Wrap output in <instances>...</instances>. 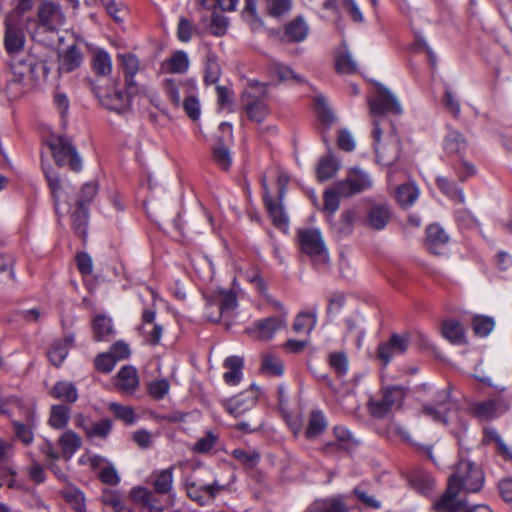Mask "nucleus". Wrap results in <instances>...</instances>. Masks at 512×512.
Segmentation results:
<instances>
[{"instance_id":"f257e3e1","label":"nucleus","mask_w":512,"mask_h":512,"mask_svg":"<svg viewBox=\"0 0 512 512\" xmlns=\"http://www.w3.org/2000/svg\"><path fill=\"white\" fill-rule=\"evenodd\" d=\"M484 484V474L480 467L471 461L460 459L454 472L448 478V486L441 498L434 503L437 512H461L467 503L459 498L460 492L476 493Z\"/></svg>"},{"instance_id":"f03ea898","label":"nucleus","mask_w":512,"mask_h":512,"mask_svg":"<svg viewBox=\"0 0 512 512\" xmlns=\"http://www.w3.org/2000/svg\"><path fill=\"white\" fill-rule=\"evenodd\" d=\"M298 243L301 251L311 258L315 269L324 271L329 267V254L322 234L318 229H299Z\"/></svg>"},{"instance_id":"7ed1b4c3","label":"nucleus","mask_w":512,"mask_h":512,"mask_svg":"<svg viewBox=\"0 0 512 512\" xmlns=\"http://www.w3.org/2000/svg\"><path fill=\"white\" fill-rule=\"evenodd\" d=\"M373 137L375 140V153L378 162L385 166L394 164L401 151V142L399 136L395 130V127L388 128L387 135L384 141H381L382 132L386 131L380 127V121L374 120Z\"/></svg>"},{"instance_id":"20e7f679","label":"nucleus","mask_w":512,"mask_h":512,"mask_svg":"<svg viewBox=\"0 0 512 512\" xmlns=\"http://www.w3.org/2000/svg\"><path fill=\"white\" fill-rule=\"evenodd\" d=\"M371 114L374 120L380 121L383 129L394 127L385 117L386 113L401 114L402 108L396 97L384 86L378 85V96L369 101Z\"/></svg>"},{"instance_id":"39448f33","label":"nucleus","mask_w":512,"mask_h":512,"mask_svg":"<svg viewBox=\"0 0 512 512\" xmlns=\"http://www.w3.org/2000/svg\"><path fill=\"white\" fill-rule=\"evenodd\" d=\"M49 148L57 165H68L73 171H80L82 161L71 140L66 136H58L49 142Z\"/></svg>"},{"instance_id":"423d86ee","label":"nucleus","mask_w":512,"mask_h":512,"mask_svg":"<svg viewBox=\"0 0 512 512\" xmlns=\"http://www.w3.org/2000/svg\"><path fill=\"white\" fill-rule=\"evenodd\" d=\"M405 392L401 387H387L379 400L371 399L368 402L370 413L378 418L386 416L394 407H399L404 399Z\"/></svg>"},{"instance_id":"0eeeda50","label":"nucleus","mask_w":512,"mask_h":512,"mask_svg":"<svg viewBox=\"0 0 512 512\" xmlns=\"http://www.w3.org/2000/svg\"><path fill=\"white\" fill-rule=\"evenodd\" d=\"M370 177L358 168H352L346 178L336 183V191L342 197H349L370 188Z\"/></svg>"},{"instance_id":"6e6552de","label":"nucleus","mask_w":512,"mask_h":512,"mask_svg":"<svg viewBox=\"0 0 512 512\" xmlns=\"http://www.w3.org/2000/svg\"><path fill=\"white\" fill-rule=\"evenodd\" d=\"M237 306L236 294L232 291L218 289L214 291L207 302V308H216V313H207V319L218 322L223 314L233 311Z\"/></svg>"},{"instance_id":"1a4fd4ad","label":"nucleus","mask_w":512,"mask_h":512,"mask_svg":"<svg viewBox=\"0 0 512 512\" xmlns=\"http://www.w3.org/2000/svg\"><path fill=\"white\" fill-rule=\"evenodd\" d=\"M39 25L47 32L57 31L65 22V15L60 5L44 1L37 10Z\"/></svg>"},{"instance_id":"9d476101","label":"nucleus","mask_w":512,"mask_h":512,"mask_svg":"<svg viewBox=\"0 0 512 512\" xmlns=\"http://www.w3.org/2000/svg\"><path fill=\"white\" fill-rule=\"evenodd\" d=\"M125 88L126 90L123 91L115 86L111 91H98L97 96L101 104L107 109L122 113L129 109L131 105V97L137 93L131 92L126 85Z\"/></svg>"},{"instance_id":"9b49d317","label":"nucleus","mask_w":512,"mask_h":512,"mask_svg":"<svg viewBox=\"0 0 512 512\" xmlns=\"http://www.w3.org/2000/svg\"><path fill=\"white\" fill-rule=\"evenodd\" d=\"M4 45L9 54H15L23 49L25 35L21 27V21L15 18V15H7L5 20Z\"/></svg>"},{"instance_id":"f8f14e48","label":"nucleus","mask_w":512,"mask_h":512,"mask_svg":"<svg viewBox=\"0 0 512 512\" xmlns=\"http://www.w3.org/2000/svg\"><path fill=\"white\" fill-rule=\"evenodd\" d=\"M408 346V334H392L387 342L378 346L377 356L382 361L383 365L386 366L394 355L405 353Z\"/></svg>"},{"instance_id":"ddd939ff","label":"nucleus","mask_w":512,"mask_h":512,"mask_svg":"<svg viewBox=\"0 0 512 512\" xmlns=\"http://www.w3.org/2000/svg\"><path fill=\"white\" fill-rule=\"evenodd\" d=\"M283 326H285L284 317H269L255 322L254 327L250 328L248 332L258 340L268 341Z\"/></svg>"},{"instance_id":"4468645a","label":"nucleus","mask_w":512,"mask_h":512,"mask_svg":"<svg viewBox=\"0 0 512 512\" xmlns=\"http://www.w3.org/2000/svg\"><path fill=\"white\" fill-rule=\"evenodd\" d=\"M12 451V445L4 440H0V477L3 481L0 486L7 485L9 488L17 486L15 481V471L9 465V459Z\"/></svg>"},{"instance_id":"2eb2a0df","label":"nucleus","mask_w":512,"mask_h":512,"mask_svg":"<svg viewBox=\"0 0 512 512\" xmlns=\"http://www.w3.org/2000/svg\"><path fill=\"white\" fill-rule=\"evenodd\" d=\"M83 56L76 44L71 45L58 55V72L70 73L82 64Z\"/></svg>"},{"instance_id":"dca6fc26","label":"nucleus","mask_w":512,"mask_h":512,"mask_svg":"<svg viewBox=\"0 0 512 512\" xmlns=\"http://www.w3.org/2000/svg\"><path fill=\"white\" fill-rule=\"evenodd\" d=\"M77 421V425L83 429L85 432L87 438L93 439V438H100V439H106L111 432L112 429V422L107 419L103 418L97 422H92L90 420H85L84 418L80 417Z\"/></svg>"},{"instance_id":"f3484780","label":"nucleus","mask_w":512,"mask_h":512,"mask_svg":"<svg viewBox=\"0 0 512 512\" xmlns=\"http://www.w3.org/2000/svg\"><path fill=\"white\" fill-rule=\"evenodd\" d=\"M450 407V391L444 389L438 393L436 405H424L423 412L432 416L436 421L447 424L448 420L446 417V412L450 409Z\"/></svg>"},{"instance_id":"a211bd4d","label":"nucleus","mask_w":512,"mask_h":512,"mask_svg":"<svg viewBox=\"0 0 512 512\" xmlns=\"http://www.w3.org/2000/svg\"><path fill=\"white\" fill-rule=\"evenodd\" d=\"M129 495L133 502L143 506L145 512H163V507L159 504L153 492L147 488L134 487L130 490Z\"/></svg>"},{"instance_id":"6ab92c4d","label":"nucleus","mask_w":512,"mask_h":512,"mask_svg":"<svg viewBox=\"0 0 512 512\" xmlns=\"http://www.w3.org/2000/svg\"><path fill=\"white\" fill-rule=\"evenodd\" d=\"M41 61H38L34 56L28 55L23 59L14 61L13 68L15 74L20 77H28L32 81H39L41 77Z\"/></svg>"},{"instance_id":"aec40b11","label":"nucleus","mask_w":512,"mask_h":512,"mask_svg":"<svg viewBox=\"0 0 512 512\" xmlns=\"http://www.w3.org/2000/svg\"><path fill=\"white\" fill-rule=\"evenodd\" d=\"M391 219V210L388 205H373L367 212V225L373 230H382Z\"/></svg>"},{"instance_id":"412c9836","label":"nucleus","mask_w":512,"mask_h":512,"mask_svg":"<svg viewBox=\"0 0 512 512\" xmlns=\"http://www.w3.org/2000/svg\"><path fill=\"white\" fill-rule=\"evenodd\" d=\"M221 486L217 483L205 486H197L194 483L187 484V495L199 505L203 506L212 500L220 491Z\"/></svg>"},{"instance_id":"4be33fe9","label":"nucleus","mask_w":512,"mask_h":512,"mask_svg":"<svg viewBox=\"0 0 512 512\" xmlns=\"http://www.w3.org/2000/svg\"><path fill=\"white\" fill-rule=\"evenodd\" d=\"M119 59L121 60V65L125 75V85L131 92H138L137 84L134 81V76L140 68L138 58L131 53H126L120 54Z\"/></svg>"},{"instance_id":"5701e85b","label":"nucleus","mask_w":512,"mask_h":512,"mask_svg":"<svg viewBox=\"0 0 512 512\" xmlns=\"http://www.w3.org/2000/svg\"><path fill=\"white\" fill-rule=\"evenodd\" d=\"M427 239L426 245L427 248L436 255L442 253V248L449 241V236L444 231V229L438 224H432L427 227L426 230Z\"/></svg>"},{"instance_id":"b1692460","label":"nucleus","mask_w":512,"mask_h":512,"mask_svg":"<svg viewBox=\"0 0 512 512\" xmlns=\"http://www.w3.org/2000/svg\"><path fill=\"white\" fill-rule=\"evenodd\" d=\"M155 311L145 309L142 313V332L147 335L148 341L152 345H157L160 342L163 327L154 323Z\"/></svg>"},{"instance_id":"393cba45","label":"nucleus","mask_w":512,"mask_h":512,"mask_svg":"<svg viewBox=\"0 0 512 512\" xmlns=\"http://www.w3.org/2000/svg\"><path fill=\"white\" fill-rule=\"evenodd\" d=\"M116 386L123 393H133L139 385L137 371L132 366H124L117 373Z\"/></svg>"},{"instance_id":"a878e982","label":"nucleus","mask_w":512,"mask_h":512,"mask_svg":"<svg viewBox=\"0 0 512 512\" xmlns=\"http://www.w3.org/2000/svg\"><path fill=\"white\" fill-rule=\"evenodd\" d=\"M468 148L465 136L457 131L450 130L444 141V149L448 155H455L462 158Z\"/></svg>"},{"instance_id":"bb28decb","label":"nucleus","mask_w":512,"mask_h":512,"mask_svg":"<svg viewBox=\"0 0 512 512\" xmlns=\"http://www.w3.org/2000/svg\"><path fill=\"white\" fill-rule=\"evenodd\" d=\"M58 445L61 449L62 458L70 460L74 453L81 447L82 440L74 431L67 430L59 437Z\"/></svg>"},{"instance_id":"cd10ccee","label":"nucleus","mask_w":512,"mask_h":512,"mask_svg":"<svg viewBox=\"0 0 512 512\" xmlns=\"http://www.w3.org/2000/svg\"><path fill=\"white\" fill-rule=\"evenodd\" d=\"M74 337L72 335L65 337L62 340L55 341L47 352L51 363L59 367L68 354V350L73 346Z\"/></svg>"},{"instance_id":"c85d7f7f","label":"nucleus","mask_w":512,"mask_h":512,"mask_svg":"<svg viewBox=\"0 0 512 512\" xmlns=\"http://www.w3.org/2000/svg\"><path fill=\"white\" fill-rule=\"evenodd\" d=\"M100 498L101 502L114 512H133L132 508L126 504L123 494L117 490L105 489Z\"/></svg>"},{"instance_id":"c756f323","label":"nucleus","mask_w":512,"mask_h":512,"mask_svg":"<svg viewBox=\"0 0 512 512\" xmlns=\"http://www.w3.org/2000/svg\"><path fill=\"white\" fill-rule=\"evenodd\" d=\"M309 27L302 17H297L285 27L284 37L287 42H301L306 39Z\"/></svg>"},{"instance_id":"7c9ffc66","label":"nucleus","mask_w":512,"mask_h":512,"mask_svg":"<svg viewBox=\"0 0 512 512\" xmlns=\"http://www.w3.org/2000/svg\"><path fill=\"white\" fill-rule=\"evenodd\" d=\"M51 396L55 399H58L62 402H66L72 404L78 399V392L73 383L69 381H59L57 382L51 392Z\"/></svg>"},{"instance_id":"2f4dec72","label":"nucleus","mask_w":512,"mask_h":512,"mask_svg":"<svg viewBox=\"0 0 512 512\" xmlns=\"http://www.w3.org/2000/svg\"><path fill=\"white\" fill-rule=\"evenodd\" d=\"M94 339L109 341L114 333L112 321L106 315H97L92 322Z\"/></svg>"},{"instance_id":"473e14b6","label":"nucleus","mask_w":512,"mask_h":512,"mask_svg":"<svg viewBox=\"0 0 512 512\" xmlns=\"http://www.w3.org/2000/svg\"><path fill=\"white\" fill-rule=\"evenodd\" d=\"M151 484L157 494H168L173 487V468H167L152 476Z\"/></svg>"},{"instance_id":"72a5a7b5","label":"nucleus","mask_w":512,"mask_h":512,"mask_svg":"<svg viewBox=\"0 0 512 512\" xmlns=\"http://www.w3.org/2000/svg\"><path fill=\"white\" fill-rule=\"evenodd\" d=\"M76 206L72 214L73 227L76 234L85 240L87 236L88 209L84 207V200H77Z\"/></svg>"},{"instance_id":"f704fd0d","label":"nucleus","mask_w":512,"mask_h":512,"mask_svg":"<svg viewBox=\"0 0 512 512\" xmlns=\"http://www.w3.org/2000/svg\"><path fill=\"white\" fill-rule=\"evenodd\" d=\"M255 403L254 397H244L238 395L228 399L225 402L227 412L235 417H238L248 411Z\"/></svg>"},{"instance_id":"c9c22d12","label":"nucleus","mask_w":512,"mask_h":512,"mask_svg":"<svg viewBox=\"0 0 512 512\" xmlns=\"http://www.w3.org/2000/svg\"><path fill=\"white\" fill-rule=\"evenodd\" d=\"M221 75V67L218 63L217 56L208 51L206 55L205 70H204V82L206 85L216 84Z\"/></svg>"},{"instance_id":"e433bc0d","label":"nucleus","mask_w":512,"mask_h":512,"mask_svg":"<svg viewBox=\"0 0 512 512\" xmlns=\"http://www.w3.org/2000/svg\"><path fill=\"white\" fill-rule=\"evenodd\" d=\"M326 427L327 422L322 412L318 410L312 411L305 430V436L308 439L316 438L326 429Z\"/></svg>"},{"instance_id":"4c0bfd02","label":"nucleus","mask_w":512,"mask_h":512,"mask_svg":"<svg viewBox=\"0 0 512 512\" xmlns=\"http://www.w3.org/2000/svg\"><path fill=\"white\" fill-rule=\"evenodd\" d=\"M242 104L251 121L261 123L268 114L266 101H242Z\"/></svg>"},{"instance_id":"58836bf2","label":"nucleus","mask_w":512,"mask_h":512,"mask_svg":"<svg viewBox=\"0 0 512 512\" xmlns=\"http://www.w3.org/2000/svg\"><path fill=\"white\" fill-rule=\"evenodd\" d=\"M339 167V162L334 156L328 155L323 157L317 166L318 180L322 182L332 178L338 171Z\"/></svg>"},{"instance_id":"ea45409f","label":"nucleus","mask_w":512,"mask_h":512,"mask_svg":"<svg viewBox=\"0 0 512 512\" xmlns=\"http://www.w3.org/2000/svg\"><path fill=\"white\" fill-rule=\"evenodd\" d=\"M418 196L419 190L413 184H403L396 189V200L404 208L412 206Z\"/></svg>"},{"instance_id":"a19ab883","label":"nucleus","mask_w":512,"mask_h":512,"mask_svg":"<svg viewBox=\"0 0 512 512\" xmlns=\"http://www.w3.org/2000/svg\"><path fill=\"white\" fill-rule=\"evenodd\" d=\"M343 50L337 55L335 68L338 73L341 74H352L357 71V64L353 60L350 52L348 51L346 44H342Z\"/></svg>"},{"instance_id":"79ce46f5","label":"nucleus","mask_w":512,"mask_h":512,"mask_svg":"<svg viewBox=\"0 0 512 512\" xmlns=\"http://www.w3.org/2000/svg\"><path fill=\"white\" fill-rule=\"evenodd\" d=\"M268 97L267 84L251 81L242 93V101H266Z\"/></svg>"},{"instance_id":"37998d69","label":"nucleus","mask_w":512,"mask_h":512,"mask_svg":"<svg viewBox=\"0 0 512 512\" xmlns=\"http://www.w3.org/2000/svg\"><path fill=\"white\" fill-rule=\"evenodd\" d=\"M437 187L450 199L458 203H464L465 197L461 188L457 187L451 180L439 176L436 179Z\"/></svg>"},{"instance_id":"c03bdc74","label":"nucleus","mask_w":512,"mask_h":512,"mask_svg":"<svg viewBox=\"0 0 512 512\" xmlns=\"http://www.w3.org/2000/svg\"><path fill=\"white\" fill-rule=\"evenodd\" d=\"M442 333L446 339L454 344L465 343V331L458 321L445 322L442 326Z\"/></svg>"},{"instance_id":"a18cd8bd","label":"nucleus","mask_w":512,"mask_h":512,"mask_svg":"<svg viewBox=\"0 0 512 512\" xmlns=\"http://www.w3.org/2000/svg\"><path fill=\"white\" fill-rule=\"evenodd\" d=\"M69 407L58 404L53 405L50 411L49 424L55 429H63L69 421Z\"/></svg>"},{"instance_id":"49530a36","label":"nucleus","mask_w":512,"mask_h":512,"mask_svg":"<svg viewBox=\"0 0 512 512\" xmlns=\"http://www.w3.org/2000/svg\"><path fill=\"white\" fill-rule=\"evenodd\" d=\"M93 71L100 76L110 74L112 70V61L110 55L104 50H98L93 55Z\"/></svg>"},{"instance_id":"de8ad7c7","label":"nucleus","mask_w":512,"mask_h":512,"mask_svg":"<svg viewBox=\"0 0 512 512\" xmlns=\"http://www.w3.org/2000/svg\"><path fill=\"white\" fill-rule=\"evenodd\" d=\"M264 204L272 218L273 224L278 228H285L288 225V218L280 203H276L272 198L264 201Z\"/></svg>"},{"instance_id":"09e8293b","label":"nucleus","mask_w":512,"mask_h":512,"mask_svg":"<svg viewBox=\"0 0 512 512\" xmlns=\"http://www.w3.org/2000/svg\"><path fill=\"white\" fill-rule=\"evenodd\" d=\"M212 157L214 162L223 170H228L232 164L230 149L221 140L213 147Z\"/></svg>"},{"instance_id":"8fccbe9b","label":"nucleus","mask_w":512,"mask_h":512,"mask_svg":"<svg viewBox=\"0 0 512 512\" xmlns=\"http://www.w3.org/2000/svg\"><path fill=\"white\" fill-rule=\"evenodd\" d=\"M346 506L340 497L316 502L312 509L306 512H345Z\"/></svg>"},{"instance_id":"3c124183","label":"nucleus","mask_w":512,"mask_h":512,"mask_svg":"<svg viewBox=\"0 0 512 512\" xmlns=\"http://www.w3.org/2000/svg\"><path fill=\"white\" fill-rule=\"evenodd\" d=\"M357 218V212L354 209L345 210L341 214L339 223L335 225L337 233L341 236H347L352 232L354 222Z\"/></svg>"},{"instance_id":"603ef678","label":"nucleus","mask_w":512,"mask_h":512,"mask_svg":"<svg viewBox=\"0 0 512 512\" xmlns=\"http://www.w3.org/2000/svg\"><path fill=\"white\" fill-rule=\"evenodd\" d=\"M168 70L172 73H184L189 67L188 55L184 51H176L167 61Z\"/></svg>"},{"instance_id":"864d4df0","label":"nucleus","mask_w":512,"mask_h":512,"mask_svg":"<svg viewBox=\"0 0 512 512\" xmlns=\"http://www.w3.org/2000/svg\"><path fill=\"white\" fill-rule=\"evenodd\" d=\"M494 320L487 316H475L472 320V329L475 335L487 336L494 328Z\"/></svg>"},{"instance_id":"5fc2aeb1","label":"nucleus","mask_w":512,"mask_h":512,"mask_svg":"<svg viewBox=\"0 0 512 512\" xmlns=\"http://www.w3.org/2000/svg\"><path fill=\"white\" fill-rule=\"evenodd\" d=\"M315 316L310 313H300L295 318L293 330L296 333H310L315 326Z\"/></svg>"},{"instance_id":"6e6d98bb","label":"nucleus","mask_w":512,"mask_h":512,"mask_svg":"<svg viewBox=\"0 0 512 512\" xmlns=\"http://www.w3.org/2000/svg\"><path fill=\"white\" fill-rule=\"evenodd\" d=\"M262 370L270 376H280L283 373V363L274 355L267 354L263 357Z\"/></svg>"},{"instance_id":"4d7b16f0","label":"nucleus","mask_w":512,"mask_h":512,"mask_svg":"<svg viewBox=\"0 0 512 512\" xmlns=\"http://www.w3.org/2000/svg\"><path fill=\"white\" fill-rule=\"evenodd\" d=\"M110 409L113 411L115 416L125 424L131 425L136 422L137 416L132 407L122 406L118 403H111Z\"/></svg>"},{"instance_id":"13d9d810","label":"nucleus","mask_w":512,"mask_h":512,"mask_svg":"<svg viewBox=\"0 0 512 512\" xmlns=\"http://www.w3.org/2000/svg\"><path fill=\"white\" fill-rule=\"evenodd\" d=\"M233 457L247 468H254L259 460L260 454L256 451H245L243 449H235L232 452Z\"/></svg>"},{"instance_id":"bf43d9fd","label":"nucleus","mask_w":512,"mask_h":512,"mask_svg":"<svg viewBox=\"0 0 512 512\" xmlns=\"http://www.w3.org/2000/svg\"><path fill=\"white\" fill-rule=\"evenodd\" d=\"M268 73L272 77L278 78L280 81L298 79L290 67L285 66L279 62H271L268 67Z\"/></svg>"},{"instance_id":"052dcab7","label":"nucleus","mask_w":512,"mask_h":512,"mask_svg":"<svg viewBox=\"0 0 512 512\" xmlns=\"http://www.w3.org/2000/svg\"><path fill=\"white\" fill-rule=\"evenodd\" d=\"M329 364L338 376H343L348 371V359L344 352H333L329 355Z\"/></svg>"},{"instance_id":"680f3d73","label":"nucleus","mask_w":512,"mask_h":512,"mask_svg":"<svg viewBox=\"0 0 512 512\" xmlns=\"http://www.w3.org/2000/svg\"><path fill=\"white\" fill-rule=\"evenodd\" d=\"M345 304V295L340 292L331 294L328 298L327 316L333 319L339 314Z\"/></svg>"},{"instance_id":"e2e57ef3","label":"nucleus","mask_w":512,"mask_h":512,"mask_svg":"<svg viewBox=\"0 0 512 512\" xmlns=\"http://www.w3.org/2000/svg\"><path fill=\"white\" fill-rule=\"evenodd\" d=\"M315 109L324 124L330 125L334 121V114L323 97L316 98Z\"/></svg>"},{"instance_id":"0e129e2a","label":"nucleus","mask_w":512,"mask_h":512,"mask_svg":"<svg viewBox=\"0 0 512 512\" xmlns=\"http://www.w3.org/2000/svg\"><path fill=\"white\" fill-rule=\"evenodd\" d=\"M170 384L166 379L151 382L148 385V392L156 400L162 399L169 392Z\"/></svg>"},{"instance_id":"69168bd1","label":"nucleus","mask_w":512,"mask_h":512,"mask_svg":"<svg viewBox=\"0 0 512 512\" xmlns=\"http://www.w3.org/2000/svg\"><path fill=\"white\" fill-rule=\"evenodd\" d=\"M266 8L270 15L281 16L291 7L290 0H265Z\"/></svg>"},{"instance_id":"338daca9","label":"nucleus","mask_w":512,"mask_h":512,"mask_svg":"<svg viewBox=\"0 0 512 512\" xmlns=\"http://www.w3.org/2000/svg\"><path fill=\"white\" fill-rule=\"evenodd\" d=\"M116 365V359L110 353H103L95 358V367L98 371L109 373Z\"/></svg>"},{"instance_id":"774afa93","label":"nucleus","mask_w":512,"mask_h":512,"mask_svg":"<svg viewBox=\"0 0 512 512\" xmlns=\"http://www.w3.org/2000/svg\"><path fill=\"white\" fill-rule=\"evenodd\" d=\"M473 410L478 417L488 419L495 414L497 405L494 401L488 400L475 404Z\"/></svg>"}]
</instances>
